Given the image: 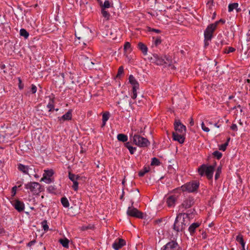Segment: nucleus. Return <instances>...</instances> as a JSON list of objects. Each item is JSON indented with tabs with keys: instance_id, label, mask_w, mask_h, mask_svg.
Masks as SVG:
<instances>
[{
	"instance_id": "nucleus-1",
	"label": "nucleus",
	"mask_w": 250,
	"mask_h": 250,
	"mask_svg": "<svg viewBox=\"0 0 250 250\" xmlns=\"http://www.w3.org/2000/svg\"><path fill=\"white\" fill-rule=\"evenodd\" d=\"M150 62L157 65H165L168 66H172L173 68L174 66L172 65V60L171 57L167 55L161 56L157 54H153L150 59Z\"/></svg>"
},
{
	"instance_id": "nucleus-2",
	"label": "nucleus",
	"mask_w": 250,
	"mask_h": 250,
	"mask_svg": "<svg viewBox=\"0 0 250 250\" xmlns=\"http://www.w3.org/2000/svg\"><path fill=\"white\" fill-rule=\"evenodd\" d=\"M190 214L188 213H179L175 219L173 229L177 232L183 231L188 226L185 223V218H189Z\"/></svg>"
},
{
	"instance_id": "nucleus-3",
	"label": "nucleus",
	"mask_w": 250,
	"mask_h": 250,
	"mask_svg": "<svg viewBox=\"0 0 250 250\" xmlns=\"http://www.w3.org/2000/svg\"><path fill=\"white\" fill-rule=\"evenodd\" d=\"M216 164V162H215L214 165L209 166H207L205 164L202 165L198 168L199 174L201 176L206 175L208 179H212Z\"/></svg>"
},
{
	"instance_id": "nucleus-4",
	"label": "nucleus",
	"mask_w": 250,
	"mask_h": 250,
	"mask_svg": "<svg viewBox=\"0 0 250 250\" xmlns=\"http://www.w3.org/2000/svg\"><path fill=\"white\" fill-rule=\"evenodd\" d=\"M130 141L132 142L135 145L140 147H146L150 144L149 141L146 138L137 134L134 135H133L132 134L130 135Z\"/></svg>"
},
{
	"instance_id": "nucleus-5",
	"label": "nucleus",
	"mask_w": 250,
	"mask_h": 250,
	"mask_svg": "<svg viewBox=\"0 0 250 250\" xmlns=\"http://www.w3.org/2000/svg\"><path fill=\"white\" fill-rule=\"evenodd\" d=\"M199 187V183L196 181H193L187 183L180 188L183 192L189 193L196 192Z\"/></svg>"
},
{
	"instance_id": "nucleus-6",
	"label": "nucleus",
	"mask_w": 250,
	"mask_h": 250,
	"mask_svg": "<svg viewBox=\"0 0 250 250\" xmlns=\"http://www.w3.org/2000/svg\"><path fill=\"white\" fill-rule=\"evenodd\" d=\"M25 188L29 189L33 194H38L42 190V186L35 182H30L25 184Z\"/></svg>"
},
{
	"instance_id": "nucleus-7",
	"label": "nucleus",
	"mask_w": 250,
	"mask_h": 250,
	"mask_svg": "<svg viewBox=\"0 0 250 250\" xmlns=\"http://www.w3.org/2000/svg\"><path fill=\"white\" fill-rule=\"evenodd\" d=\"M131 207H129L128 208L126 213L128 216L133 217L139 219H143L144 217L143 213L136 208L132 207V206L134 204V201L132 200L131 201Z\"/></svg>"
},
{
	"instance_id": "nucleus-8",
	"label": "nucleus",
	"mask_w": 250,
	"mask_h": 250,
	"mask_svg": "<svg viewBox=\"0 0 250 250\" xmlns=\"http://www.w3.org/2000/svg\"><path fill=\"white\" fill-rule=\"evenodd\" d=\"M128 80L129 83L132 85V95L131 97L133 99H135L137 95V90L139 88V84L132 75H129Z\"/></svg>"
},
{
	"instance_id": "nucleus-9",
	"label": "nucleus",
	"mask_w": 250,
	"mask_h": 250,
	"mask_svg": "<svg viewBox=\"0 0 250 250\" xmlns=\"http://www.w3.org/2000/svg\"><path fill=\"white\" fill-rule=\"evenodd\" d=\"M161 250H182V249L176 241L171 240L164 246Z\"/></svg>"
},
{
	"instance_id": "nucleus-10",
	"label": "nucleus",
	"mask_w": 250,
	"mask_h": 250,
	"mask_svg": "<svg viewBox=\"0 0 250 250\" xmlns=\"http://www.w3.org/2000/svg\"><path fill=\"white\" fill-rule=\"evenodd\" d=\"M195 203V199L194 197L192 196H188L186 198L179 206V209H181L184 208L187 209L191 208Z\"/></svg>"
},
{
	"instance_id": "nucleus-11",
	"label": "nucleus",
	"mask_w": 250,
	"mask_h": 250,
	"mask_svg": "<svg viewBox=\"0 0 250 250\" xmlns=\"http://www.w3.org/2000/svg\"><path fill=\"white\" fill-rule=\"evenodd\" d=\"M53 174L54 171L52 169L45 170L41 181H45L46 183L50 184L53 181V180L51 178Z\"/></svg>"
},
{
	"instance_id": "nucleus-12",
	"label": "nucleus",
	"mask_w": 250,
	"mask_h": 250,
	"mask_svg": "<svg viewBox=\"0 0 250 250\" xmlns=\"http://www.w3.org/2000/svg\"><path fill=\"white\" fill-rule=\"evenodd\" d=\"M174 125L175 132H173V133H178L182 134L186 133V127L185 125H183L181 123L180 121H176L174 123Z\"/></svg>"
},
{
	"instance_id": "nucleus-13",
	"label": "nucleus",
	"mask_w": 250,
	"mask_h": 250,
	"mask_svg": "<svg viewBox=\"0 0 250 250\" xmlns=\"http://www.w3.org/2000/svg\"><path fill=\"white\" fill-rule=\"evenodd\" d=\"M12 206L19 212H22L24 210L25 206L23 202L18 199L13 200L11 202Z\"/></svg>"
},
{
	"instance_id": "nucleus-14",
	"label": "nucleus",
	"mask_w": 250,
	"mask_h": 250,
	"mask_svg": "<svg viewBox=\"0 0 250 250\" xmlns=\"http://www.w3.org/2000/svg\"><path fill=\"white\" fill-rule=\"evenodd\" d=\"M68 177L69 179L73 182L72 188L75 191H77L78 189L79 183L77 180L79 179L80 176L78 175H75L74 174L69 173Z\"/></svg>"
},
{
	"instance_id": "nucleus-15",
	"label": "nucleus",
	"mask_w": 250,
	"mask_h": 250,
	"mask_svg": "<svg viewBox=\"0 0 250 250\" xmlns=\"http://www.w3.org/2000/svg\"><path fill=\"white\" fill-rule=\"evenodd\" d=\"M125 245V241L122 238H119L114 242V243L112 244V247L115 250H119Z\"/></svg>"
},
{
	"instance_id": "nucleus-16",
	"label": "nucleus",
	"mask_w": 250,
	"mask_h": 250,
	"mask_svg": "<svg viewBox=\"0 0 250 250\" xmlns=\"http://www.w3.org/2000/svg\"><path fill=\"white\" fill-rule=\"evenodd\" d=\"M215 31L208 25L204 31V37L207 40H211L213 37V33Z\"/></svg>"
},
{
	"instance_id": "nucleus-17",
	"label": "nucleus",
	"mask_w": 250,
	"mask_h": 250,
	"mask_svg": "<svg viewBox=\"0 0 250 250\" xmlns=\"http://www.w3.org/2000/svg\"><path fill=\"white\" fill-rule=\"evenodd\" d=\"M186 134L172 133L173 140L178 141L180 144L184 143L185 139Z\"/></svg>"
},
{
	"instance_id": "nucleus-18",
	"label": "nucleus",
	"mask_w": 250,
	"mask_h": 250,
	"mask_svg": "<svg viewBox=\"0 0 250 250\" xmlns=\"http://www.w3.org/2000/svg\"><path fill=\"white\" fill-rule=\"evenodd\" d=\"M177 200V197L176 195H170L167 199V204L168 207H171L175 205Z\"/></svg>"
},
{
	"instance_id": "nucleus-19",
	"label": "nucleus",
	"mask_w": 250,
	"mask_h": 250,
	"mask_svg": "<svg viewBox=\"0 0 250 250\" xmlns=\"http://www.w3.org/2000/svg\"><path fill=\"white\" fill-rule=\"evenodd\" d=\"M200 225V223L195 222L192 223L188 228V231L191 235H193L195 231V230Z\"/></svg>"
},
{
	"instance_id": "nucleus-20",
	"label": "nucleus",
	"mask_w": 250,
	"mask_h": 250,
	"mask_svg": "<svg viewBox=\"0 0 250 250\" xmlns=\"http://www.w3.org/2000/svg\"><path fill=\"white\" fill-rule=\"evenodd\" d=\"M18 169L25 174H28V166L19 164L18 165Z\"/></svg>"
},
{
	"instance_id": "nucleus-21",
	"label": "nucleus",
	"mask_w": 250,
	"mask_h": 250,
	"mask_svg": "<svg viewBox=\"0 0 250 250\" xmlns=\"http://www.w3.org/2000/svg\"><path fill=\"white\" fill-rule=\"evenodd\" d=\"M138 48L140 50L143 54L145 55H146L148 48L146 45L142 42H140L138 44Z\"/></svg>"
},
{
	"instance_id": "nucleus-22",
	"label": "nucleus",
	"mask_w": 250,
	"mask_h": 250,
	"mask_svg": "<svg viewBox=\"0 0 250 250\" xmlns=\"http://www.w3.org/2000/svg\"><path fill=\"white\" fill-rule=\"evenodd\" d=\"M59 120H62L64 121L65 120H70L72 119V112L71 110H68L65 114L62 116L61 118H59Z\"/></svg>"
},
{
	"instance_id": "nucleus-23",
	"label": "nucleus",
	"mask_w": 250,
	"mask_h": 250,
	"mask_svg": "<svg viewBox=\"0 0 250 250\" xmlns=\"http://www.w3.org/2000/svg\"><path fill=\"white\" fill-rule=\"evenodd\" d=\"M110 114L108 112L103 113L102 115V127L105 126L106 121L109 119Z\"/></svg>"
},
{
	"instance_id": "nucleus-24",
	"label": "nucleus",
	"mask_w": 250,
	"mask_h": 250,
	"mask_svg": "<svg viewBox=\"0 0 250 250\" xmlns=\"http://www.w3.org/2000/svg\"><path fill=\"white\" fill-rule=\"evenodd\" d=\"M236 240L241 245L242 247V250H245V243L244 241L243 235L241 234H239V235H238L236 236Z\"/></svg>"
},
{
	"instance_id": "nucleus-25",
	"label": "nucleus",
	"mask_w": 250,
	"mask_h": 250,
	"mask_svg": "<svg viewBox=\"0 0 250 250\" xmlns=\"http://www.w3.org/2000/svg\"><path fill=\"white\" fill-rule=\"evenodd\" d=\"M54 98H50V101L47 105V108L49 109V112H52L55 109H54Z\"/></svg>"
},
{
	"instance_id": "nucleus-26",
	"label": "nucleus",
	"mask_w": 250,
	"mask_h": 250,
	"mask_svg": "<svg viewBox=\"0 0 250 250\" xmlns=\"http://www.w3.org/2000/svg\"><path fill=\"white\" fill-rule=\"evenodd\" d=\"M150 170V167L149 166H145L144 167L143 169L140 170L139 173L138 175L140 177H143L145 175V174L148 172H149Z\"/></svg>"
},
{
	"instance_id": "nucleus-27",
	"label": "nucleus",
	"mask_w": 250,
	"mask_h": 250,
	"mask_svg": "<svg viewBox=\"0 0 250 250\" xmlns=\"http://www.w3.org/2000/svg\"><path fill=\"white\" fill-rule=\"evenodd\" d=\"M125 146L127 148L129 151V152L131 154H133L135 151L136 150V148L135 147H133L131 146V144H130V142H126L125 144Z\"/></svg>"
},
{
	"instance_id": "nucleus-28",
	"label": "nucleus",
	"mask_w": 250,
	"mask_h": 250,
	"mask_svg": "<svg viewBox=\"0 0 250 250\" xmlns=\"http://www.w3.org/2000/svg\"><path fill=\"white\" fill-rule=\"evenodd\" d=\"M117 139L119 141L125 142L127 141L128 138L127 135L124 134H119L117 135Z\"/></svg>"
},
{
	"instance_id": "nucleus-29",
	"label": "nucleus",
	"mask_w": 250,
	"mask_h": 250,
	"mask_svg": "<svg viewBox=\"0 0 250 250\" xmlns=\"http://www.w3.org/2000/svg\"><path fill=\"white\" fill-rule=\"evenodd\" d=\"M101 13L105 20L108 21L109 20L110 14L108 11H106L105 9H101Z\"/></svg>"
},
{
	"instance_id": "nucleus-30",
	"label": "nucleus",
	"mask_w": 250,
	"mask_h": 250,
	"mask_svg": "<svg viewBox=\"0 0 250 250\" xmlns=\"http://www.w3.org/2000/svg\"><path fill=\"white\" fill-rule=\"evenodd\" d=\"M59 242L63 247L65 248H68L69 247V241L67 238L60 239L59 240Z\"/></svg>"
},
{
	"instance_id": "nucleus-31",
	"label": "nucleus",
	"mask_w": 250,
	"mask_h": 250,
	"mask_svg": "<svg viewBox=\"0 0 250 250\" xmlns=\"http://www.w3.org/2000/svg\"><path fill=\"white\" fill-rule=\"evenodd\" d=\"M61 203L62 206L65 208H68L69 206V203L68 202V199L65 197H63L61 198Z\"/></svg>"
},
{
	"instance_id": "nucleus-32",
	"label": "nucleus",
	"mask_w": 250,
	"mask_h": 250,
	"mask_svg": "<svg viewBox=\"0 0 250 250\" xmlns=\"http://www.w3.org/2000/svg\"><path fill=\"white\" fill-rule=\"evenodd\" d=\"M20 34L21 36L24 37L25 39H27L29 35L28 32L23 28L20 30Z\"/></svg>"
},
{
	"instance_id": "nucleus-33",
	"label": "nucleus",
	"mask_w": 250,
	"mask_h": 250,
	"mask_svg": "<svg viewBox=\"0 0 250 250\" xmlns=\"http://www.w3.org/2000/svg\"><path fill=\"white\" fill-rule=\"evenodd\" d=\"M238 6V4L237 3H230L229 5L228 10L229 12L232 11L234 9H237Z\"/></svg>"
},
{
	"instance_id": "nucleus-34",
	"label": "nucleus",
	"mask_w": 250,
	"mask_h": 250,
	"mask_svg": "<svg viewBox=\"0 0 250 250\" xmlns=\"http://www.w3.org/2000/svg\"><path fill=\"white\" fill-rule=\"evenodd\" d=\"M101 9H105L106 8H108L110 7V3L109 0H106L104 1V3L103 4L102 6H100Z\"/></svg>"
},
{
	"instance_id": "nucleus-35",
	"label": "nucleus",
	"mask_w": 250,
	"mask_h": 250,
	"mask_svg": "<svg viewBox=\"0 0 250 250\" xmlns=\"http://www.w3.org/2000/svg\"><path fill=\"white\" fill-rule=\"evenodd\" d=\"M124 49L125 51H128L129 52H131L132 49L131 48V44L129 42H125L124 44Z\"/></svg>"
},
{
	"instance_id": "nucleus-36",
	"label": "nucleus",
	"mask_w": 250,
	"mask_h": 250,
	"mask_svg": "<svg viewBox=\"0 0 250 250\" xmlns=\"http://www.w3.org/2000/svg\"><path fill=\"white\" fill-rule=\"evenodd\" d=\"M160 162L159 160L155 157H154L152 159V161L151 163V166H159L160 165Z\"/></svg>"
},
{
	"instance_id": "nucleus-37",
	"label": "nucleus",
	"mask_w": 250,
	"mask_h": 250,
	"mask_svg": "<svg viewBox=\"0 0 250 250\" xmlns=\"http://www.w3.org/2000/svg\"><path fill=\"white\" fill-rule=\"evenodd\" d=\"M221 170H222V166H220L217 167L216 171V173L215 175V180H217L219 178L220 175L221 173Z\"/></svg>"
},
{
	"instance_id": "nucleus-38",
	"label": "nucleus",
	"mask_w": 250,
	"mask_h": 250,
	"mask_svg": "<svg viewBox=\"0 0 250 250\" xmlns=\"http://www.w3.org/2000/svg\"><path fill=\"white\" fill-rule=\"evenodd\" d=\"M147 31L148 32H155L157 34H160L162 32V31L159 29H157L155 28H151L149 26L146 27Z\"/></svg>"
},
{
	"instance_id": "nucleus-39",
	"label": "nucleus",
	"mask_w": 250,
	"mask_h": 250,
	"mask_svg": "<svg viewBox=\"0 0 250 250\" xmlns=\"http://www.w3.org/2000/svg\"><path fill=\"white\" fill-rule=\"evenodd\" d=\"M235 51V49L232 47H229L228 48H226L224 51V53L226 54H229V53L233 52Z\"/></svg>"
},
{
	"instance_id": "nucleus-40",
	"label": "nucleus",
	"mask_w": 250,
	"mask_h": 250,
	"mask_svg": "<svg viewBox=\"0 0 250 250\" xmlns=\"http://www.w3.org/2000/svg\"><path fill=\"white\" fill-rule=\"evenodd\" d=\"M213 155L217 159L219 160L222 156V154L220 152L216 150L213 153Z\"/></svg>"
},
{
	"instance_id": "nucleus-41",
	"label": "nucleus",
	"mask_w": 250,
	"mask_h": 250,
	"mask_svg": "<svg viewBox=\"0 0 250 250\" xmlns=\"http://www.w3.org/2000/svg\"><path fill=\"white\" fill-rule=\"evenodd\" d=\"M162 43V40L160 37H157L154 41V44L157 46Z\"/></svg>"
},
{
	"instance_id": "nucleus-42",
	"label": "nucleus",
	"mask_w": 250,
	"mask_h": 250,
	"mask_svg": "<svg viewBox=\"0 0 250 250\" xmlns=\"http://www.w3.org/2000/svg\"><path fill=\"white\" fill-rule=\"evenodd\" d=\"M124 73V67L122 66L119 67L118 70V73L116 75L117 78H120V76Z\"/></svg>"
},
{
	"instance_id": "nucleus-43",
	"label": "nucleus",
	"mask_w": 250,
	"mask_h": 250,
	"mask_svg": "<svg viewBox=\"0 0 250 250\" xmlns=\"http://www.w3.org/2000/svg\"><path fill=\"white\" fill-rule=\"evenodd\" d=\"M79 59H80L81 61H84V60H85V61H86V64H88V63H89L90 62H90V60H89L88 59V57H86V56H84V55H81V56H80V58H79Z\"/></svg>"
},
{
	"instance_id": "nucleus-44",
	"label": "nucleus",
	"mask_w": 250,
	"mask_h": 250,
	"mask_svg": "<svg viewBox=\"0 0 250 250\" xmlns=\"http://www.w3.org/2000/svg\"><path fill=\"white\" fill-rule=\"evenodd\" d=\"M42 226L44 231H47L48 229V226L46 220H44L42 222Z\"/></svg>"
},
{
	"instance_id": "nucleus-45",
	"label": "nucleus",
	"mask_w": 250,
	"mask_h": 250,
	"mask_svg": "<svg viewBox=\"0 0 250 250\" xmlns=\"http://www.w3.org/2000/svg\"><path fill=\"white\" fill-rule=\"evenodd\" d=\"M219 23H220L219 22V21H215L213 23H211V24H209V25L210 26V28H212L213 29H214L215 30V29L217 28V26H218V25Z\"/></svg>"
},
{
	"instance_id": "nucleus-46",
	"label": "nucleus",
	"mask_w": 250,
	"mask_h": 250,
	"mask_svg": "<svg viewBox=\"0 0 250 250\" xmlns=\"http://www.w3.org/2000/svg\"><path fill=\"white\" fill-rule=\"evenodd\" d=\"M219 23H220L219 22V21H215L213 23H211V24H209V25L210 26V28H212L213 29H214L215 30V29L217 28V26H218V25Z\"/></svg>"
},
{
	"instance_id": "nucleus-47",
	"label": "nucleus",
	"mask_w": 250,
	"mask_h": 250,
	"mask_svg": "<svg viewBox=\"0 0 250 250\" xmlns=\"http://www.w3.org/2000/svg\"><path fill=\"white\" fill-rule=\"evenodd\" d=\"M228 142H226L225 143H224V144H222L220 146H219V149L220 150H221L222 151H225L226 148H227V146H228Z\"/></svg>"
},
{
	"instance_id": "nucleus-48",
	"label": "nucleus",
	"mask_w": 250,
	"mask_h": 250,
	"mask_svg": "<svg viewBox=\"0 0 250 250\" xmlns=\"http://www.w3.org/2000/svg\"><path fill=\"white\" fill-rule=\"evenodd\" d=\"M19 81V88L20 89H22L24 87V84L22 83V81L20 78H18Z\"/></svg>"
},
{
	"instance_id": "nucleus-49",
	"label": "nucleus",
	"mask_w": 250,
	"mask_h": 250,
	"mask_svg": "<svg viewBox=\"0 0 250 250\" xmlns=\"http://www.w3.org/2000/svg\"><path fill=\"white\" fill-rule=\"evenodd\" d=\"M37 87L34 84H32L31 85V91L32 94H35L37 92Z\"/></svg>"
},
{
	"instance_id": "nucleus-50",
	"label": "nucleus",
	"mask_w": 250,
	"mask_h": 250,
	"mask_svg": "<svg viewBox=\"0 0 250 250\" xmlns=\"http://www.w3.org/2000/svg\"><path fill=\"white\" fill-rule=\"evenodd\" d=\"M201 127H202V129L204 131L207 132H208L209 131V129L205 126V124L203 122H202V123L201 124Z\"/></svg>"
},
{
	"instance_id": "nucleus-51",
	"label": "nucleus",
	"mask_w": 250,
	"mask_h": 250,
	"mask_svg": "<svg viewBox=\"0 0 250 250\" xmlns=\"http://www.w3.org/2000/svg\"><path fill=\"white\" fill-rule=\"evenodd\" d=\"M55 190V189L54 187L52 186L48 187V188H47V190L49 192H54Z\"/></svg>"
},
{
	"instance_id": "nucleus-52",
	"label": "nucleus",
	"mask_w": 250,
	"mask_h": 250,
	"mask_svg": "<svg viewBox=\"0 0 250 250\" xmlns=\"http://www.w3.org/2000/svg\"><path fill=\"white\" fill-rule=\"evenodd\" d=\"M230 129L233 131L237 130V126L236 124H232L230 126Z\"/></svg>"
},
{
	"instance_id": "nucleus-53",
	"label": "nucleus",
	"mask_w": 250,
	"mask_h": 250,
	"mask_svg": "<svg viewBox=\"0 0 250 250\" xmlns=\"http://www.w3.org/2000/svg\"><path fill=\"white\" fill-rule=\"evenodd\" d=\"M35 243H36V240H32V241H30L27 244V245L28 247H31V246L33 245Z\"/></svg>"
},
{
	"instance_id": "nucleus-54",
	"label": "nucleus",
	"mask_w": 250,
	"mask_h": 250,
	"mask_svg": "<svg viewBox=\"0 0 250 250\" xmlns=\"http://www.w3.org/2000/svg\"><path fill=\"white\" fill-rule=\"evenodd\" d=\"M5 233V229L2 228H0V235H4Z\"/></svg>"
},
{
	"instance_id": "nucleus-55",
	"label": "nucleus",
	"mask_w": 250,
	"mask_h": 250,
	"mask_svg": "<svg viewBox=\"0 0 250 250\" xmlns=\"http://www.w3.org/2000/svg\"><path fill=\"white\" fill-rule=\"evenodd\" d=\"M202 237L203 239H205L207 238V235L206 232L203 231L202 234Z\"/></svg>"
},
{
	"instance_id": "nucleus-56",
	"label": "nucleus",
	"mask_w": 250,
	"mask_h": 250,
	"mask_svg": "<svg viewBox=\"0 0 250 250\" xmlns=\"http://www.w3.org/2000/svg\"><path fill=\"white\" fill-rule=\"evenodd\" d=\"M189 125L190 126H193L194 125V121L192 117L190 118Z\"/></svg>"
},
{
	"instance_id": "nucleus-57",
	"label": "nucleus",
	"mask_w": 250,
	"mask_h": 250,
	"mask_svg": "<svg viewBox=\"0 0 250 250\" xmlns=\"http://www.w3.org/2000/svg\"><path fill=\"white\" fill-rule=\"evenodd\" d=\"M211 40H207L205 38V46H208L209 45V42Z\"/></svg>"
},
{
	"instance_id": "nucleus-58",
	"label": "nucleus",
	"mask_w": 250,
	"mask_h": 250,
	"mask_svg": "<svg viewBox=\"0 0 250 250\" xmlns=\"http://www.w3.org/2000/svg\"><path fill=\"white\" fill-rule=\"evenodd\" d=\"M218 21H219V22L220 23H221L222 24H224L225 23V21H226L225 20L222 19H221Z\"/></svg>"
},
{
	"instance_id": "nucleus-59",
	"label": "nucleus",
	"mask_w": 250,
	"mask_h": 250,
	"mask_svg": "<svg viewBox=\"0 0 250 250\" xmlns=\"http://www.w3.org/2000/svg\"><path fill=\"white\" fill-rule=\"evenodd\" d=\"M124 193H125V192H124V189H123V193H122V195H121V197H120V199H121V200L123 199L124 196Z\"/></svg>"
},
{
	"instance_id": "nucleus-60",
	"label": "nucleus",
	"mask_w": 250,
	"mask_h": 250,
	"mask_svg": "<svg viewBox=\"0 0 250 250\" xmlns=\"http://www.w3.org/2000/svg\"><path fill=\"white\" fill-rule=\"evenodd\" d=\"M100 6H102L103 2L101 0H97Z\"/></svg>"
},
{
	"instance_id": "nucleus-61",
	"label": "nucleus",
	"mask_w": 250,
	"mask_h": 250,
	"mask_svg": "<svg viewBox=\"0 0 250 250\" xmlns=\"http://www.w3.org/2000/svg\"><path fill=\"white\" fill-rule=\"evenodd\" d=\"M230 139V137H229V138H228V139H227V142H228V145L229 144V142Z\"/></svg>"
},
{
	"instance_id": "nucleus-62",
	"label": "nucleus",
	"mask_w": 250,
	"mask_h": 250,
	"mask_svg": "<svg viewBox=\"0 0 250 250\" xmlns=\"http://www.w3.org/2000/svg\"><path fill=\"white\" fill-rule=\"evenodd\" d=\"M237 107L240 108L241 112L242 111V109L241 108V106L240 105H238Z\"/></svg>"
},
{
	"instance_id": "nucleus-63",
	"label": "nucleus",
	"mask_w": 250,
	"mask_h": 250,
	"mask_svg": "<svg viewBox=\"0 0 250 250\" xmlns=\"http://www.w3.org/2000/svg\"><path fill=\"white\" fill-rule=\"evenodd\" d=\"M215 126H216L217 127H220V125H218V124L217 123H216L215 124Z\"/></svg>"
},
{
	"instance_id": "nucleus-64",
	"label": "nucleus",
	"mask_w": 250,
	"mask_h": 250,
	"mask_svg": "<svg viewBox=\"0 0 250 250\" xmlns=\"http://www.w3.org/2000/svg\"><path fill=\"white\" fill-rule=\"evenodd\" d=\"M246 81H247L248 83H250V79H247V80H246Z\"/></svg>"
}]
</instances>
